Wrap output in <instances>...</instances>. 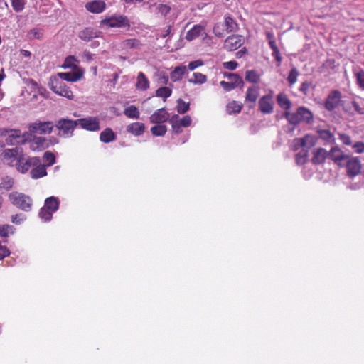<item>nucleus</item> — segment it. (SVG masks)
<instances>
[{"mask_svg": "<svg viewBox=\"0 0 364 364\" xmlns=\"http://www.w3.org/2000/svg\"><path fill=\"white\" fill-rule=\"evenodd\" d=\"M283 117L293 125H297L301 122L309 124L313 120L312 112L303 106L298 107L295 112H284Z\"/></svg>", "mask_w": 364, "mask_h": 364, "instance_id": "1", "label": "nucleus"}, {"mask_svg": "<svg viewBox=\"0 0 364 364\" xmlns=\"http://www.w3.org/2000/svg\"><path fill=\"white\" fill-rule=\"evenodd\" d=\"M9 198L14 205L23 211L28 212L32 208V199L24 193L13 192L9 194Z\"/></svg>", "mask_w": 364, "mask_h": 364, "instance_id": "2", "label": "nucleus"}, {"mask_svg": "<svg viewBox=\"0 0 364 364\" xmlns=\"http://www.w3.org/2000/svg\"><path fill=\"white\" fill-rule=\"evenodd\" d=\"M77 126V119L73 120L65 118L58 120L54 124V127L58 130V135L64 138L72 136Z\"/></svg>", "mask_w": 364, "mask_h": 364, "instance_id": "3", "label": "nucleus"}, {"mask_svg": "<svg viewBox=\"0 0 364 364\" xmlns=\"http://www.w3.org/2000/svg\"><path fill=\"white\" fill-rule=\"evenodd\" d=\"M49 87L53 92L58 95L65 97L69 100L73 98V94L71 90L63 81L59 80L57 77H50Z\"/></svg>", "mask_w": 364, "mask_h": 364, "instance_id": "4", "label": "nucleus"}, {"mask_svg": "<svg viewBox=\"0 0 364 364\" xmlns=\"http://www.w3.org/2000/svg\"><path fill=\"white\" fill-rule=\"evenodd\" d=\"M1 135L6 136L7 145L23 144L26 142L25 135H22L20 130L17 129H1Z\"/></svg>", "mask_w": 364, "mask_h": 364, "instance_id": "5", "label": "nucleus"}, {"mask_svg": "<svg viewBox=\"0 0 364 364\" xmlns=\"http://www.w3.org/2000/svg\"><path fill=\"white\" fill-rule=\"evenodd\" d=\"M54 128L53 122H35L28 127L30 132L38 134H50Z\"/></svg>", "mask_w": 364, "mask_h": 364, "instance_id": "6", "label": "nucleus"}, {"mask_svg": "<svg viewBox=\"0 0 364 364\" xmlns=\"http://www.w3.org/2000/svg\"><path fill=\"white\" fill-rule=\"evenodd\" d=\"M40 161L41 159L39 157L33 156L24 158L22 155L20 156V159H18L15 166L18 172L26 173L31 166H36L40 163Z\"/></svg>", "mask_w": 364, "mask_h": 364, "instance_id": "7", "label": "nucleus"}, {"mask_svg": "<svg viewBox=\"0 0 364 364\" xmlns=\"http://www.w3.org/2000/svg\"><path fill=\"white\" fill-rule=\"evenodd\" d=\"M77 125L89 132H97L100 129V119L97 117H87L77 119Z\"/></svg>", "mask_w": 364, "mask_h": 364, "instance_id": "8", "label": "nucleus"}, {"mask_svg": "<svg viewBox=\"0 0 364 364\" xmlns=\"http://www.w3.org/2000/svg\"><path fill=\"white\" fill-rule=\"evenodd\" d=\"M316 136L311 134H306L304 137L294 139V147L295 149L303 148L302 149L308 151L316 144Z\"/></svg>", "mask_w": 364, "mask_h": 364, "instance_id": "9", "label": "nucleus"}, {"mask_svg": "<svg viewBox=\"0 0 364 364\" xmlns=\"http://www.w3.org/2000/svg\"><path fill=\"white\" fill-rule=\"evenodd\" d=\"M21 152L20 149L17 147L5 149L2 153V160L7 165L15 166L20 156H22L20 154Z\"/></svg>", "mask_w": 364, "mask_h": 364, "instance_id": "10", "label": "nucleus"}, {"mask_svg": "<svg viewBox=\"0 0 364 364\" xmlns=\"http://www.w3.org/2000/svg\"><path fill=\"white\" fill-rule=\"evenodd\" d=\"M100 25L109 28H122L129 26V21L127 17L119 16L104 19L101 21Z\"/></svg>", "mask_w": 364, "mask_h": 364, "instance_id": "11", "label": "nucleus"}, {"mask_svg": "<svg viewBox=\"0 0 364 364\" xmlns=\"http://www.w3.org/2000/svg\"><path fill=\"white\" fill-rule=\"evenodd\" d=\"M231 80V82L221 81L220 82L221 87L227 92L231 91L236 87L243 85V80L241 77L234 73H229L225 75Z\"/></svg>", "mask_w": 364, "mask_h": 364, "instance_id": "12", "label": "nucleus"}, {"mask_svg": "<svg viewBox=\"0 0 364 364\" xmlns=\"http://www.w3.org/2000/svg\"><path fill=\"white\" fill-rule=\"evenodd\" d=\"M244 43V38L241 35L228 36L224 42V48L228 51L235 50Z\"/></svg>", "mask_w": 364, "mask_h": 364, "instance_id": "13", "label": "nucleus"}, {"mask_svg": "<svg viewBox=\"0 0 364 364\" xmlns=\"http://www.w3.org/2000/svg\"><path fill=\"white\" fill-rule=\"evenodd\" d=\"M259 109L263 114H271L274 109L272 95L268 94L262 96L259 100Z\"/></svg>", "mask_w": 364, "mask_h": 364, "instance_id": "14", "label": "nucleus"}, {"mask_svg": "<svg viewBox=\"0 0 364 364\" xmlns=\"http://www.w3.org/2000/svg\"><path fill=\"white\" fill-rule=\"evenodd\" d=\"M341 93L338 90L331 91L326 100L325 107L328 111L336 109L341 100Z\"/></svg>", "mask_w": 364, "mask_h": 364, "instance_id": "15", "label": "nucleus"}, {"mask_svg": "<svg viewBox=\"0 0 364 364\" xmlns=\"http://www.w3.org/2000/svg\"><path fill=\"white\" fill-rule=\"evenodd\" d=\"M28 143L32 151H41L49 146L48 140L43 136H34Z\"/></svg>", "mask_w": 364, "mask_h": 364, "instance_id": "16", "label": "nucleus"}, {"mask_svg": "<svg viewBox=\"0 0 364 364\" xmlns=\"http://www.w3.org/2000/svg\"><path fill=\"white\" fill-rule=\"evenodd\" d=\"M169 118L168 112L164 109L161 108L155 111L149 117L150 122L152 124H161L166 122Z\"/></svg>", "mask_w": 364, "mask_h": 364, "instance_id": "17", "label": "nucleus"}, {"mask_svg": "<svg viewBox=\"0 0 364 364\" xmlns=\"http://www.w3.org/2000/svg\"><path fill=\"white\" fill-rule=\"evenodd\" d=\"M205 30V24H196L186 33V39L188 41H192L197 38L198 37L203 36V33H204Z\"/></svg>", "mask_w": 364, "mask_h": 364, "instance_id": "18", "label": "nucleus"}, {"mask_svg": "<svg viewBox=\"0 0 364 364\" xmlns=\"http://www.w3.org/2000/svg\"><path fill=\"white\" fill-rule=\"evenodd\" d=\"M58 75L62 81L77 82L82 78L83 72L78 69L73 72L59 73Z\"/></svg>", "mask_w": 364, "mask_h": 364, "instance_id": "19", "label": "nucleus"}, {"mask_svg": "<svg viewBox=\"0 0 364 364\" xmlns=\"http://www.w3.org/2000/svg\"><path fill=\"white\" fill-rule=\"evenodd\" d=\"M100 32L94 28L87 27L79 32L78 37L84 41H90L100 36Z\"/></svg>", "mask_w": 364, "mask_h": 364, "instance_id": "20", "label": "nucleus"}, {"mask_svg": "<svg viewBox=\"0 0 364 364\" xmlns=\"http://www.w3.org/2000/svg\"><path fill=\"white\" fill-rule=\"evenodd\" d=\"M347 170L349 175L353 176L358 174L360 171L361 166L360 161L357 158H348L347 159Z\"/></svg>", "mask_w": 364, "mask_h": 364, "instance_id": "21", "label": "nucleus"}, {"mask_svg": "<svg viewBox=\"0 0 364 364\" xmlns=\"http://www.w3.org/2000/svg\"><path fill=\"white\" fill-rule=\"evenodd\" d=\"M85 8L87 11L94 14L102 13L106 8V4L103 1L94 0L88 2L85 5Z\"/></svg>", "mask_w": 364, "mask_h": 364, "instance_id": "22", "label": "nucleus"}, {"mask_svg": "<svg viewBox=\"0 0 364 364\" xmlns=\"http://www.w3.org/2000/svg\"><path fill=\"white\" fill-rule=\"evenodd\" d=\"M328 155V152L323 148L316 149L313 153L311 161L314 164H320L325 161Z\"/></svg>", "mask_w": 364, "mask_h": 364, "instance_id": "23", "label": "nucleus"}, {"mask_svg": "<svg viewBox=\"0 0 364 364\" xmlns=\"http://www.w3.org/2000/svg\"><path fill=\"white\" fill-rule=\"evenodd\" d=\"M46 166L41 164V162L33 166L30 172L31 177L33 179H38L47 175Z\"/></svg>", "mask_w": 364, "mask_h": 364, "instance_id": "24", "label": "nucleus"}, {"mask_svg": "<svg viewBox=\"0 0 364 364\" xmlns=\"http://www.w3.org/2000/svg\"><path fill=\"white\" fill-rule=\"evenodd\" d=\"M145 127L143 123L133 122L127 126L126 130L134 136H140L144 132Z\"/></svg>", "mask_w": 364, "mask_h": 364, "instance_id": "25", "label": "nucleus"}, {"mask_svg": "<svg viewBox=\"0 0 364 364\" xmlns=\"http://www.w3.org/2000/svg\"><path fill=\"white\" fill-rule=\"evenodd\" d=\"M277 102L279 106L284 109V112H290L291 107V102L284 93H279L277 96Z\"/></svg>", "mask_w": 364, "mask_h": 364, "instance_id": "26", "label": "nucleus"}, {"mask_svg": "<svg viewBox=\"0 0 364 364\" xmlns=\"http://www.w3.org/2000/svg\"><path fill=\"white\" fill-rule=\"evenodd\" d=\"M136 87L137 90L142 91H145L149 87V80L142 72L138 73Z\"/></svg>", "mask_w": 364, "mask_h": 364, "instance_id": "27", "label": "nucleus"}, {"mask_svg": "<svg viewBox=\"0 0 364 364\" xmlns=\"http://www.w3.org/2000/svg\"><path fill=\"white\" fill-rule=\"evenodd\" d=\"M187 68L185 65L177 66L170 73V77L173 82H177L182 79L183 76L186 73Z\"/></svg>", "mask_w": 364, "mask_h": 364, "instance_id": "28", "label": "nucleus"}, {"mask_svg": "<svg viewBox=\"0 0 364 364\" xmlns=\"http://www.w3.org/2000/svg\"><path fill=\"white\" fill-rule=\"evenodd\" d=\"M116 139V134L111 128L105 129L100 134V140L105 144Z\"/></svg>", "mask_w": 364, "mask_h": 364, "instance_id": "29", "label": "nucleus"}, {"mask_svg": "<svg viewBox=\"0 0 364 364\" xmlns=\"http://www.w3.org/2000/svg\"><path fill=\"white\" fill-rule=\"evenodd\" d=\"M259 91L258 87L252 86L249 87L246 92L245 101L255 103L259 97Z\"/></svg>", "mask_w": 364, "mask_h": 364, "instance_id": "30", "label": "nucleus"}, {"mask_svg": "<svg viewBox=\"0 0 364 364\" xmlns=\"http://www.w3.org/2000/svg\"><path fill=\"white\" fill-rule=\"evenodd\" d=\"M141 46L140 41L136 38L127 39L122 42V48L127 50H140Z\"/></svg>", "mask_w": 364, "mask_h": 364, "instance_id": "31", "label": "nucleus"}, {"mask_svg": "<svg viewBox=\"0 0 364 364\" xmlns=\"http://www.w3.org/2000/svg\"><path fill=\"white\" fill-rule=\"evenodd\" d=\"M60 202L56 197L50 196L46 199L44 207L51 210L53 213L57 211L59 208Z\"/></svg>", "mask_w": 364, "mask_h": 364, "instance_id": "32", "label": "nucleus"}, {"mask_svg": "<svg viewBox=\"0 0 364 364\" xmlns=\"http://www.w3.org/2000/svg\"><path fill=\"white\" fill-rule=\"evenodd\" d=\"M328 156L336 161H341L348 158L347 155H344L342 153L341 150L338 146L332 147Z\"/></svg>", "mask_w": 364, "mask_h": 364, "instance_id": "33", "label": "nucleus"}, {"mask_svg": "<svg viewBox=\"0 0 364 364\" xmlns=\"http://www.w3.org/2000/svg\"><path fill=\"white\" fill-rule=\"evenodd\" d=\"M317 133L319 137L327 143L331 144L335 141L333 134L328 129H318Z\"/></svg>", "mask_w": 364, "mask_h": 364, "instance_id": "34", "label": "nucleus"}, {"mask_svg": "<svg viewBox=\"0 0 364 364\" xmlns=\"http://www.w3.org/2000/svg\"><path fill=\"white\" fill-rule=\"evenodd\" d=\"M124 114L128 118L130 119H139L140 117V113L136 107L134 105H130L126 107L124 110Z\"/></svg>", "mask_w": 364, "mask_h": 364, "instance_id": "35", "label": "nucleus"}, {"mask_svg": "<svg viewBox=\"0 0 364 364\" xmlns=\"http://www.w3.org/2000/svg\"><path fill=\"white\" fill-rule=\"evenodd\" d=\"M27 38L28 40L32 41L35 39H41L43 36V31L40 28H33L27 33Z\"/></svg>", "mask_w": 364, "mask_h": 364, "instance_id": "36", "label": "nucleus"}, {"mask_svg": "<svg viewBox=\"0 0 364 364\" xmlns=\"http://www.w3.org/2000/svg\"><path fill=\"white\" fill-rule=\"evenodd\" d=\"M225 26L228 33L236 31L238 28L236 21L229 16H225Z\"/></svg>", "mask_w": 364, "mask_h": 364, "instance_id": "37", "label": "nucleus"}, {"mask_svg": "<svg viewBox=\"0 0 364 364\" xmlns=\"http://www.w3.org/2000/svg\"><path fill=\"white\" fill-rule=\"evenodd\" d=\"M242 105L237 101H232L226 106L227 112L229 114L239 113L241 111Z\"/></svg>", "mask_w": 364, "mask_h": 364, "instance_id": "38", "label": "nucleus"}, {"mask_svg": "<svg viewBox=\"0 0 364 364\" xmlns=\"http://www.w3.org/2000/svg\"><path fill=\"white\" fill-rule=\"evenodd\" d=\"M188 81L195 85H202L207 81V76L200 73H194L193 78H190Z\"/></svg>", "mask_w": 364, "mask_h": 364, "instance_id": "39", "label": "nucleus"}, {"mask_svg": "<svg viewBox=\"0 0 364 364\" xmlns=\"http://www.w3.org/2000/svg\"><path fill=\"white\" fill-rule=\"evenodd\" d=\"M171 94L172 90L168 87H161L157 89L156 91V96L164 98V100H166V99L169 97Z\"/></svg>", "mask_w": 364, "mask_h": 364, "instance_id": "40", "label": "nucleus"}, {"mask_svg": "<svg viewBox=\"0 0 364 364\" xmlns=\"http://www.w3.org/2000/svg\"><path fill=\"white\" fill-rule=\"evenodd\" d=\"M53 213L46 208V207H42L38 213V215L40 218L44 222H48L52 219Z\"/></svg>", "mask_w": 364, "mask_h": 364, "instance_id": "41", "label": "nucleus"}, {"mask_svg": "<svg viewBox=\"0 0 364 364\" xmlns=\"http://www.w3.org/2000/svg\"><path fill=\"white\" fill-rule=\"evenodd\" d=\"M167 131L166 127L164 124H158L151 128V132L153 135L156 136H164Z\"/></svg>", "mask_w": 364, "mask_h": 364, "instance_id": "42", "label": "nucleus"}, {"mask_svg": "<svg viewBox=\"0 0 364 364\" xmlns=\"http://www.w3.org/2000/svg\"><path fill=\"white\" fill-rule=\"evenodd\" d=\"M44 164L48 167L53 165L55 163V156L50 151H46L43 156Z\"/></svg>", "mask_w": 364, "mask_h": 364, "instance_id": "43", "label": "nucleus"}, {"mask_svg": "<svg viewBox=\"0 0 364 364\" xmlns=\"http://www.w3.org/2000/svg\"><path fill=\"white\" fill-rule=\"evenodd\" d=\"M308 156H309V154H308L307 150H306V149L301 150L296 155V158H295L296 163L298 165L304 164L306 161Z\"/></svg>", "mask_w": 364, "mask_h": 364, "instance_id": "44", "label": "nucleus"}, {"mask_svg": "<svg viewBox=\"0 0 364 364\" xmlns=\"http://www.w3.org/2000/svg\"><path fill=\"white\" fill-rule=\"evenodd\" d=\"M15 228L10 225H0V237H6L14 232Z\"/></svg>", "mask_w": 364, "mask_h": 364, "instance_id": "45", "label": "nucleus"}, {"mask_svg": "<svg viewBox=\"0 0 364 364\" xmlns=\"http://www.w3.org/2000/svg\"><path fill=\"white\" fill-rule=\"evenodd\" d=\"M354 75L359 88L364 90V70L354 71Z\"/></svg>", "mask_w": 364, "mask_h": 364, "instance_id": "46", "label": "nucleus"}, {"mask_svg": "<svg viewBox=\"0 0 364 364\" xmlns=\"http://www.w3.org/2000/svg\"><path fill=\"white\" fill-rule=\"evenodd\" d=\"M78 61L75 58L74 56L70 55L65 58L62 67L64 68L75 69L77 68L76 63Z\"/></svg>", "mask_w": 364, "mask_h": 364, "instance_id": "47", "label": "nucleus"}, {"mask_svg": "<svg viewBox=\"0 0 364 364\" xmlns=\"http://www.w3.org/2000/svg\"><path fill=\"white\" fill-rule=\"evenodd\" d=\"M245 80L250 82L256 83L259 80V76L255 70H247L245 73Z\"/></svg>", "mask_w": 364, "mask_h": 364, "instance_id": "48", "label": "nucleus"}, {"mask_svg": "<svg viewBox=\"0 0 364 364\" xmlns=\"http://www.w3.org/2000/svg\"><path fill=\"white\" fill-rule=\"evenodd\" d=\"M299 71L297 70V69L295 67L292 68L287 77V81L290 86L296 83Z\"/></svg>", "mask_w": 364, "mask_h": 364, "instance_id": "49", "label": "nucleus"}, {"mask_svg": "<svg viewBox=\"0 0 364 364\" xmlns=\"http://www.w3.org/2000/svg\"><path fill=\"white\" fill-rule=\"evenodd\" d=\"M11 6L16 12L23 11L26 3V0H11Z\"/></svg>", "mask_w": 364, "mask_h": 364, "instance_id": "50", "label": "nucleus"}, {"mask_svg": "<svg viewBox=\"0 0 364 364\" xmlns=\"http://www.w3.org/2000/svg\"><path fill=\"white\" fill-rule=\"evenodd\" d=\"M189 109V103L184 102L181 99L177 101V112L179 114H184Z\"/></svg>", "mask_w": 364, "mask_h": 364, "instance_id": "51", "label": "nucleus"}, {"mask_svg": "<svg viewBox=\"0 0 364 364\" xmlns=\"http://www.w3.org/2000/svg\"><path fill=\"white\" fill-rule=\"evenodd\" d=\"M173 117H176V121L179 123V124L182 127H188L191 123V118L186 115V116H184L183 118L181 119H179L178 116V115H174L173 116Z\"/></svg>", "mask_w": 364, "mask_h": 364, "instance_id": "52", "label": "nucleus"}, {"mask_svg": "<svg viewBox=\"0 0 364 364\" xmlns=\"http://www.w3.org/2000/svg\"><path fill=\"white\" fill-rule=\"evenodd\" d=\"M176 117H172L169 119V122H170V124L172 126V129H173V132H175L176 134H178V133H181L182 132V130H181V127H182L179 124V123L176 121Z\"/></svg>", "mask_w": 364, "mask_h": 364, "instance_id": "53", "label": "nucleus"}, {"mask_svg": "<svg viewBox=\"0 0 364 364\" xmlns=\"http://www.w3.org/2000/svg\"><path fill=\"white\" fill-rule=\"evenodd\" d=\"M204 65V62L202 60H197L194 61H191L188 63L187 68V70H194L198 67H200Z\"/></svg>", "mask_w": 364, "mask_h": 364, "instance_id": "54", "label": "nucleus"}, {"mask_svg": "<svg viewBox=\"0 0 364 364\" xmlns=\"http://www.w3.org/2000/svg\"><path fill=\"white\" fill-rule=\"evenodd\" d=\"M26 220V216L23 214H16L11 217L13 223L19 225Z\"/></svg>", "mask_w": 364, "mask_h": 364, "instance_id": "55", "label": "nucleus"}, {"mask_svg": "<svg viewBox=\"0 0 364 364\" xmlns=\"http://www.w3.org/2000/svg\"><path fill=\"white\" fill-rule=\"evenodd\" d=\"M339 139L345 145H350L352 144L350 136L346 134H339Z\"/></svg>", "mask_w": 364, "mask_h": 364, "instance_id": "56", "label": "nucleus"}, {"mask_svg": "<svg viewBox=\"0 0 364 364\" xmlns=\"http://www.w3.org/2000/svg\"><path fill=\"white\" fill-rule=\"evenodd\" d=\"M221 24L220 23H216L213 27V33L214 34L218 37H223L224 33L223 31L221 29Z\"/></svg>", "mask_w": 364, "mask_h": 364, "instance_id": "57", "label": "nucleus"}, {"mask_svg": "<svg viewBox=\"0 0 364 364\" xmlns=\"http://www.w3.org/2000/svg\"><path fill=\"white\" fill-rule=\"evenodd\" d=\"M237 63L236 61H228L223 63L224 68L230 70H234L237 67Z\"/></svg>", "mask_w": 364, "mask_h": 364, "instance_id": "58", "label": "nucleus"}, {"mask_svg": "<svg viewBox=\"0 0 364 364\" xmlns=\"http://www.w3.org/2000/svg\"><path fill=\"white\" fill-rule=\"evenodd\" d=\"M352 106L353 107L355 111L360 115L364 114V107H360V105L355 101H352Z\"/></svg>", "mask_w": 364, "mask_h": 364, "instance_id": "59", "label": "nucleus"}, {"mask_svg": "<svg viewBox=\"0 0 364 364\" xmlns=\"http://www.w3.org/2000/svg\"><path fill=\"white\" fill-rule=\"evenodd\" d=\"M311 86V83L306 81L301 83L299 90L303 92L304 95H307L309 92V89Z\"/></svg>", "mask_w": 364, "mask_h": 364, "instance_id": "60", "label": "nucleus"}, {"mask_svg": "<svg viewBox=\"0 0 364 364\" xmlns=\"http://www.w3.org/2000/svg\"><path fill=\"white\" fill-rule=\"evenodd\" d=\"M272 55L274 56L276 60L278 63L277 65L279 66L282 62V57L280 55L279 48L272 50Z\"/></svg>", "mask_w": 364, "mask_h": 364, "instance_id": "61", "label": "nucleus"}, {"mask_svg": "<svg viewBox=\"0 0 364 364\" xmlns=\"http://www.w3.org/2000/svg\"><path fill=\"white\" fill-rule=\"evenodd\" d=\"M13 186V181L11 178H7L6 180H4L2 183V187L6 189H9Z\"/></svg>", "mask_w": 364, "mask_h": 364, "instance_id": "62", "label": "nucleus"}, {"mask_svg": "<svg viewBox=\"0 0 364 364\" xmlns=\"http://www.w3.org/2000/svg\"><path fill=\"white\" fill-rule=\"evenodd\" d=\"M247 52V49L245 48H243L237 53V57L242 58Z\"/></svg>", "mask_w": 364, "mask_h": 364, "instance_id": "63", "label": "nucleus"}, {"mask_svg": "<svg viewBox=\"0 0 364 364\" xmlns=\"http://www.w3.org/2000/svg\"><path fill=\"white\" fill-rule=\"evenodd\" d=\"M269 46H270L272 50L278 48V47L277 46L276 41H275L274 39H270V41H269Z\"/></svg>", "mask_w": 364, "mask_h": 364, "instance_id": "64", "label": "nucleus"}]
</instances>
